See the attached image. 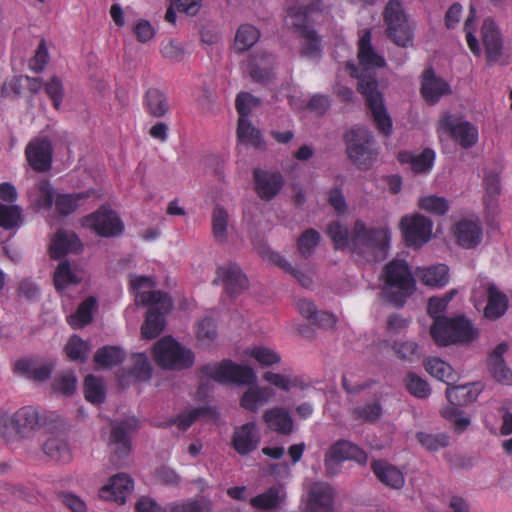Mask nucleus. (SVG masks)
<instances>
[{
    "mask_svg": "<svg viewBox=\"0 0 512 512\" xmlns=\"http://www.w3.org/2000/svg\"><path fill=\"white\" fill-rule=\"evenodd\" d=\"M372 34L365 30L358 41L357 58L360 72L354 64L347 62L346 67L351 75L358 79L357 90L365 99L372 113L377 128L384 135H389L392 130V122L383 103L382 93L378 89V81L374 72L377 68L385 66V59L379 55L371 44Z\"/></svg>",
    "mask_w": 512,
    "mask_h": 512,
    "instance_id": "1",
    "label": "nucleus"
},
{
    "mask_svg": "<svg viewBox=\"0 0 512 512\" xmlns=\"http://www.w3.org/2000/svg\"><path fill=\"white\" fill-rule=\"evenodd\" d=\"M202 371L219 383L249 385L240 399L241 407L248 411L257 412L260 406L268 403L274 396L272 388L256 384L257 376L251 367L235 364L231 360H223L217 365H206Z\"/></svg>",
    "mask_w": 512,
    "mask_h": 512,
    "instance_id": "2",
    "label": "nucleus"
},
{
    "mask_svg": "<svg viewBox=\"0 0 512 512\" xmlns=\"http://www.w3.org/2000/svg\"><path fill=\"white\" fill-rule=\"evenodd\" d=\"M445 301L442 297H431L428 302V314L434 318V323L430 327V335L434 342L438 346H448L474 340L478 332L466 318L439 316L448 305Z\"/></svg>",
    "mask_w": 512,
    "mask_h": 512,
    "instance_id": "3",
    "label": "nucleus"
},
{
    "mask_svg": "<svg viewBox=\"0 0 512 512\" xmlns=\"http://www.w3.org/2000/svg\"><path fill=\"white\" fill-rule=\"evenodd\" d=\"M389 241L388 229L370 227L358 219L350 233V251L361 261L379 262L388 255Z\"/></svg>",
    "mask_w": 512,
    "mask_h": 512,
    "instance_id": "4",
    "label": "nucleus"
},
{
    "mask_svg": "<svg viewBox=\"0 0 512 512\" xmlns=\"http://www.w3.org/2000/svg\"><path fill=\"white\" fill-rule=\"evenodd\" d=\"M383 293L397 306H403L406 299L415 291V280L404 260H393L382 271Z\"/></svg>",
    "mask_w": 512,
    "mask_h": 512,
    "instance_id": "5",
    "label": "nucleus"
},
{
    "mask_svg": "<svg viewBox=\"0 0 512 512\" xmlns=\"http://www.w3.org/2000/svg\"><path fill=\"white\" fill-rule=\"evenodd\" d=\"M136 301L150 306L141 327L142 337L145 339L156 338L164 330V315L171 310L173 305L171 298L167 293L161 291H149L137 293Z\"/></svg>",
    "mask_w": 512,
    "mask_h": 512,
    "instance_id": "6",
    "label": "nucleus"
},
{
    "mask_svg": "<svg viewBox=\"0 0 512 512\" xmlns=\"http://www.w3.org/2000/svg\"><path fill=\"white\" fill-rule=\"evenodd\" d=\"M386 25V35L399 47H409L413 44V27L399 0H390L383 11Z\"/></svg>",
    "mask_w": 512,
    "mask_h": 512,
    "instance_id": "7",
    "label": "nucleus"
},
{
    "mask_svg": "<svg viewBox=\"0 0 512 512\" xmlns=\"http://www.w3.org/2000/svg\"><path fill=\"white\" fill-rule=\"evenodd\" d=\"M344 140L352 163L359 169H369L376 158L372 133L364 128H353L345 134Z\"/></svg>",
    "mask_w": 512,
    "mask_h": 512,
    "instance_id": "8",
    "label": "nucleus"
},
{
    "mask_svg": "<svg viewBox=\"0 0 512 512\" xmlns=\"http://www.w3.org/2000/svg\"><path fill=\"white\" fill-rule=\"evenodd\" d=\"M155 362L164 369L182 370L194 363V354L171 337L157 341L153 348Z\"/></svg>",
    "mask_w": 512,
    "mask_h": 512,
    "instance_id": "9",
    "label": "nucleus"
},
{
    "mask_svg": "<svg viewBox=\"0 0 512 512\" xmlns=\"http://www.w3.org/2000/svg\"><path fill=\"white\" fill-rule=\"evenodd\" d=\"M353 460L359 464H366L367 454L354 443L340 439L332 444L325 454L324 466L327 476H334L341 470L342 462Z\"/></svg>",
    "mask_w": 512,
    "mask_h": 512,
    "instance_id": "10",
    "label": "nucleus"
},
{
    "mask_svg": "<svg viewBox=\"0 0 512 512\" xmlns=\"http://www.w3.org/2000/svg\"><path fill=\"white\" fill-rule=\"evenodd\" d=\"M487 297V305L484 308V316L490 320L500 318L508 308L507 296L498 287L489 281L481 280L473 289L472 298L475 302H483Z\"/></svg>",
    "mask_w": 512,
    "mask_h": 512,
    "instance_id": "11",
    "label": "nucleus"
},
{
    "mask_svg": "<svg viewBox=\"0 0 512 512\" xmlns=\"http://www.w3.org/2000/svg\"><path fill=\"white\" fill-rule=\"evenodd\" d=\"M47 425V417L32 406L21 407L11 415V430L21 440L33 439L40 428Z\"/></svg>",
    "mask_w": 512,
    "mask_h": 512,
    "instance_id": "12",
    "label": "nucleus"
},
{
    "mask_svg": "<svg viewBox=\"0 0 512 512\" xmlns=\"http://www.w3.org/2000/svg\"><path fill=\"white\" fill-rule=\"evenodd\" d=\"M137 429L138 420L135 417L111 421L108 444L113 457L123 459L128 456L131 450V435Z\"/></svg>",
    "mask_w": 512,
    "mask_h": 512,
    "instance_id": "13",
    "label": "nucleus"
},
{
    "mask_svg": "<svg viewBox=\"0 0 512 512\" xmlns=\"http://www.w3.org/2000/svg\"><path fill=\"white\" fill-rule=\"evenodd\" d=\"M82 225L103 237H116L124 230V224L118 214L105 206L85 216Z\"/></svg>",
    "mask_w": 512,
    "mask_h": 512,
    "instance_id": "14",
    "label": "nucleus"
},
{
    "mask_svg": "<svg viewBox=\"0 0 512 512\" xmlns=\"http://www.w3.org/2000/svg\"><path fill=\"white\" fill-rule=\"evenodd\" d=\"M439 126L464 149L471 148L478 141L477 128L454 115H444L439 121Z\"/></svg>",
    "mask_w": 512,
    "mask_h": 512,
    "instance_id": "15",
    "label": "nucleus"
},
{
    "mask_svg": "<svg viewBox=\"0 0 512 512\" xmlns=\"http://www.w3.org/2000/svg\"><path fill=\"white\" fill-rule=\"evenodd\" d=\"M400 224L408 246L421 247L431 237L432 222L422 215L416 214L412 217H403Z\"/></svg>",
    "mask_w": 512,
    "mask_h": 512,
    "instance_id": "16",
    "label": "nucleus"
},
{
    "mask_svg": "<svg viewBox=\"0 0 512 512\" xmlns=\"http://www.w3.org/2000/svg\"><path fill=\"white\" fill-rule=\"evenodd\" d=\"M216 274L214 283L221 281L225 292L231 297L241 294L248 288V279L236 263L230 262L218 267Z\"/></svg>",
    "mask_w": 512,
    "mask_h": 512,
    "instance_id": "17",
    "label": "nucleus"
},
{
    "mask_svg": "<svg viewBox=\"0 0 512 512\" xmlns=\"http://www.w3.org/2000/svg\"><path fill=\"white\" fill-rule=\"evenodd\" d=\"M261 440L260 431L255 422H248L234 429L231 444L241 456L255 451Z\"/></svg>",
    "mask_w": 512,
    "mask_h": 512,
    "instance_id": "18",
    "label": "nucleus"
},
{
    "mask_svg": "<svg viewBox=\"0 0 512 512\" xmlns=\"http://www.w3.org/2000/svg\"><path fill=\"white\" fill-rule=\"evenodd\" d=\"M52 145L47 138H35L27 145L25 154L30 166L38 172L51 168Z\"/></svg>",
    "mask_w": 512,
    "mask_h": 512,
    "instance_id": "19",
    "label": "nucleus"
},
{
    "mask_svg": "<svg viewBox=\"0 0 512 512\" xmlns=\"http://www.w3.org/2000/svg\"><path fill=\"white\" fill-rule=\"evenodd\" d=\"M334 491L324 482H315L310 486L304 512H333Z\"/></svg>",
    "mask_w": 512,
    "mask_h": 512,
    "instance_id": "20",
    "label": "nucleus"
},
{
    "mask_svg": "<svg viewBox=\"0 0 512 512\" xmlns=\"http://www.w3.org/2000/svg\"><path fill=\"white\" fill-rule=\"evenodd\" d=\"M255 191L265 201L273 199L282 189L284 179L279 172H270L262 169L253 171Z\"/></svg>",
    "mask_w": 512,
    "mask_h": 512,
    "instance_id": "21",
    "label": "nucleus"
},
{
    "mask_svg": "<svg viewBox=\"0 0 512 512\" xmlns=\"http://www.w3.org/2000/svg\"><path fill=\"white\" fill-rule=\"evenodd\" d=\"M454 235L461 247L472 249L481 243L483 230L479 221L462 219L456 223Z\"/></svg>",
    "mask_w": 512,
    "mask_h": 512,
    "instance_id": "22",
    "label": "nucleus"
},
{
    "mask_svg": "<svg viewBox=\"0 0 512 512\" xmlns=\"http://www.w3.org/2000/svg\"><path fill=\"white\" fill-rule=\"evenodd\" d=\"M132 490L133 480L127 474L121 473L111 477L110 483L99 490V497L123 504Z\"/></svg>",
    "mask_w": 512,
    "mask_h": 512,
    "instance_id": "23",
    "label": "nucleus"
},
{
    "mask_svg": "<svg viewBox=\"0 0 512 512\" xmlns=\"http://www.w3.org/2000/svg\"><path fill=\"white\" fill-rule=\"evenodd\" d=\"M481 38L489 61H497L502 53L503 41L492 18H486L481 28Z\"/></svg>",
    "mask_w": 512,
    "mask_h": 512,
    "instance_id": "24",
    "label": "nucleus"
},
{
    "mask_svg": "<svg viewBox=\"0 0 512 512\" xmlns=\"http://www.w3.org/2000/svg\"><path fill=\"white\" fill-rule=\"evenodd\" d=\"M509 345L506 342L498 344L490 353L488 368L493 378L502 384L512 383V372L506 366L503 355L508 351Z\"/></svg>",
    "mask_w": 512,
    "mask_h": 512,
    "instance_id": "25",
    "label": "nucleus"
},
{
    "mask_svg": "<svg viewBox=\"0 0 512 512\" xmlns=\"http://www.w3.org/2000/svg\"><path fill=\"white\" fill-rule=\"evenodd\" d=\"M371 469L382 484L396 490L404 486L405 477L403 472L389 462L373 460L371 462Z\"/></svg>",
    "mask_w": 512,
    "mask_h": 512,
    "instance_id": "26",
    "label": "nucleus"
},
{
    "mask_svg": "<svg viewBox=\"0 0 512 512\" xmlns=\"http://www.w3.org/2000/svg\"><path fill=\"white\" fill-rule=\"evenodd\" d=\"M82 247L79 237L74 232L58 230L51 246V257L59 259L67 253H79Z\"/></svg>",
    "mask_w": 512,
    "mask_h": 512,
    "instance_id": "27",
    "label": "nucleus"
},
{
    "mask_svg": "<svg viewBox=\"0 0 512 512\" xmlns=\"http://www.w3.org/2000/svg\"><path fill=\"white\" fill-rule=\"evenodd\" d=\"M263 420L268 428L283 434L289 435L293 431V420L289 412L282 407H273L263 413Z\"/></svg>",
    "mask_w": 512,
    "mask_h": 512,
    "instance_id": "28",
    "label": "nucleus"
},
{
    "mask_svg": "<svg viewBox=\"0 0 512 512\" xmlns=\"http://www.w3.org/2000/svg\"><path fill=\"white\" fill-rule=\"evenodd\" d=\"M421 93L428 102L436 103L442 95L450 93V87L447 82L437 78L432 69H428L423 75Z\"/></svg>",
    "mask_w": 512,
    "mask_h": 512,
    "instance_id": "29",
    "label": "nucleus"
},
{
    "mask_svg": "<svg viewBox=\"0 0 512 512\" xmlns=\"http://www.w3.org/2000/svg\"><path fill=\"white\" fill-rule=\"evenodd\" d=\"M144 107L147 113L154 118L165 117L170 105L167 95L158 88H149L144 95Z\"/></svg>",
    "mask_w": 512,
    "mask_h": 512,
    "instance_id": "30",
    "label": "nucleus"
},
{
    "mask_svg": "<svg viewBox=\"0 0 512 512\" xmlns=\"http://www.w3.org/2000/svg\"><path fill=\"white\" fill-rule=\"evenodd\" d=\"M480 393V390L475 384H465L448 387L446 390V397L451 406L462 407L475 401Z\"/></svg>",
    "mask_w": 512,
    "mask_h": 512,
    "instance_id": "31",
    "label": "nucleus"
},
{
    "mask_svg": "<svg viewBox=\"0 0 512 512\" xmlns=\"http://www.w3.org/2000/svg\"><path fill=\"white\" fill-rule=\"evenodd\" d=\"M272 61V55L267 52H261L252 56L248 63L249 75L252 80L260 83L268 81Z\"/></svg>",
    "mask_w": 512,
    "mask_h": 512,
    "instance_id": "32",
    "label": "nucleus"
},
{
    "mask_svg": "<svg viewBox=\"0 0 512 512\" xmlns=\"http://www.w3.org/2000/svg\"><path fill=\"white\" fill-rule=\"evenodd\" d=\"M42 450L51 460L67 463L71 459L69 444L58 436L49 437L42 445Z\"/></svg>",
    "mask_w": 512,
    "mask_h": 512,
    "instance_id": "33",
    "label": "nucleus"
},
{
    "mask_svg": "<svg viewBox=\"0 0 512 512\" xmlns=\"http://www.w3.org/2000/svg\"><path fill=\"white\" fill-rule=\"evenodd\" d=\"M28 194L31 205L35 209H50L52 207L54 190L47 180H41Z\"/></svg>",
    "mask_w": 512,
    "mask_h": 512,
    "instance_id": "34",
    "label": "nucleus"
},
{
    "mask_svg": "<svg viewBox=\"0 0 512 512\" xmlns=\"http://www.w3.org/2000/svg\"><path fill=\"white\" fill-rule=\"evenodd\" d=\"M211 220L214 239L218 243H226L230 226V217L227 210L221 205H216L212 211Z\"/></svg>",
    "mask_w": 512,
    "mask_h": 512,
    "instance_id": "35",
    "label": "nucleus"
},
{
    "mask_svg": "<svg viewBox=\"0 0 512 512\" xmlns=\"http://www.w3.org/2000/svg\"><path fill=\"white\" fill-rule=\"evenodd\" d=\"M285 497L282 487H270L266 492L253 497L250 503L255 508L271 510L278 508L284 502Z\"/></svg>",
    "mask_w": 512,
    "mask_h": 512,
    "instance_id": "36",
    "label": "nucleus"
},
{
    "mask_svg": "<svg viewBox=\"0 0 512 512\" xmlns=\"http://www.w3.org/2000/svg\"><path fill=\"white\" fill-rule=\"evenodd\" d=\"M237 136L241 142L248 143L257 149L265 148V142L261 132L255 128L247 118L239 117Z\"/></svg>",
    "mask_w": 512,
    "mask_h": 512,
    "instance_id": "37",
    "label": "nucleus"
},
{
    "mask_svg": "<svg viewBox=\"0 0 512 512\" xmlns=\"http://www.w3.org/2000/svg\"><path fill=\"white\" fill-rule=\"evenodd\" d=\"M449 269L444 264L419 270L418 277L427 286L443 287L449 281Z\"/></svg>",
    "mask_w": 512,
    "mask_h": 512,
    "instance_id": "38",
    "label": "nucleus"
},
{
    "mask_svg": "<svg viewBox=\"0 0 512 512\" xmlns=\"http://www.w3.org/2000/svg\"><path fill=\"white\" fill-rule=\"evenodd\" d=\"M259 30L250 25H241L235 35L234 48L236 52L243 53L253 47L259 40Z\"/></svg>",
    "mask_w": 512,
    "mask_h": 512,
    "instance_id": "39",
    "label": "nucleus"
},
{
    "mask_svg": "<svg viewBox=\"0 0 512 512\" xmlns=\"http://www.w3.org/2000/svg\"><path fill=\"white\" fill-rule=\"evenodd\" d=\"M125 353L116 346L99 348L94 355V362L103 368L116 366L124 361Z\"/></svg>",
    "mask_w": 512,
    "mask_h": 512,
    "instance_id": "40",
    "label": "nucleus"
},
{
    "mask_svg": "<svg viewBox=\"0 0 512 512\" xmlns=\"http://www.w3.org/2000/svg\"><path fill=\"white\" fill-rule=\"evenodd\" d=\"M426 371L433 377L451 384L455 380L453 368L440 358H431L425 364Z\"/></svg>",
    "mask_w": 512,
    "mask_h": 512,
    "instance_id": "41",
    "label": "nucleus"
},
{
    "mask_svg": "<svg viewBox=\"0 0 512 512\" xmlns=\"http://www.w3.org/2000/svg\"><path fill=\"white\" fill-rule=\"evenodd\" d=\"M263 379L277 388L288 391L292 387H299L304 390L307 388V384L300 377H290L279 373L267 371L263 374Z\"/></svg>",
    "mask_w": 512,
    "mask_h": 512,
    "instance_id": "42",
    "label": "nucleus"
},
{
    "mask_svg": "<svg viewBox=\"0 0 512 512\" xmlns=\"http://www.w3.org/2000/svg\"><path fill=\"white\" fill-rule=\"evenodd\" d=\"M97 307V300L95 297H88L78 307L76 313L69 317L71 325L82 327L89 324L93 319V311Z\"/></svg>",
    "mask_w": 512,
    "mask_h": 512,
    "instance_id": "43",
    "label": "nucleus"
},
{
    "mask_svg": "<svg viewBox=\"0 0 512 512\" xmlns=\"http://www.w3.org/2000/svg\"><path fill=\"white\" fill-rule=\"evenodd\" d=\"M22 209L18 205L0 203V227L10 230L18 228L22 223Z\"/></svg>",
    "mask_w": 512,
    "mask_h": 512,
    "instance_id": "44",
    "label": "nucleus"
},
{
    "mask_svg": "<svg viewBox=\"0 0 512 512\" xmlns=\"http://www.w3.org/2000/svg\"><path fill=\"white\" fill-rule=\"evenodd\" d=\"M395 355L404 361L413 362L421 357L419 344L412 340L395 341L392 345Z\"/></svg>",
    "mask_w": 512,
    "mask_h": 512,
    "instance_id": "45",
    "label": "nucleus"
},
{
    "mask_svg": "<svg viewBox=\"0 0 512 512\" xmlns=\"http://www.w3.org/2000/svg\"><path fill=\"white\" fill-rule=\"evenodd\" d=\"M417 441L428 451L434 452L449 445V437L445 433H416Z\"/></svg>",
    "mask_w": 512,
    "mask_h": 512,
    "instance_id": "46",
    "label": "nucleus"
},
{
    "mask_svg": "<svg viewBox=\"0 0 512 512\" xmlns=\"http://www.w3.org/2000/svg\"><path fill=\"white\" fill-rule=\"evenodd\" d=\"M84 394L87 401L93 404H100L105 399V390L102 380L88 375L84 381Z\"/></svg>",
    "mask_w": 512,
    "mask_h": 512,
    "instance_id": "47",
    "label": "nucleus"
},
{
    "mask_svg": "<svg viewBox=\"0 0 512 512\" xmlns=\"http://www.w3.org/2000/svg\"><path fill=\"white\" fill-rule=\"evenodd\" d=\"M404 384L407 391L417 398H427L431 394V388L427 381L416 373H408L404 379Z\"/></svg>",
    "mask_w": 512,
    "mask_h": 512,
    "instance_id": "48",
    "label": "nucleus"
},
{
    "mask_svg": "<svg viewBox=\"0 0 512 512\" xmlns=\"http://www.w3.org/2000/svg\"><path fill=\"white\" fill-rule=\"evenodd\" d=\"M301 36L304 39L301 54L311 59L319 58L321 54V46L320 39L316 31L313 28L303 27V34Z\"/></svg>",
    "mask_w": 512,
    "mask_h": 512,
    "instance_id": "49",
    "label": "nucleus"
},
{
    "mask_svg": "<svg viewBox=\"0 0 512 512\" xmlns=\"http://www.w3.org/2000/svg\"><path fill=\"white\" fill-rule=\"evenodd\" d=\"M80 278L71 270L67 261L61 262L54 273V284L57 290H63L70 284H77Z\"/></svg>",
    "mask_w": 512,
    "mask_h": 512,
    "instance_id": "50",
    "label": "nucleus"
},
{
    "mask_svg": "<svg viewBox=\"0 0 512 512\" xmlns=\"http://www.w3.org/2000/svg\"><path fill=\"white\" fill-rule=\"evenodd\" d=\"M77 387V378L71 371L64 372L57 376L52 383V390L55 393L71 396Z\"/></svg>",
    "mask_w": 512,
    "mask_h": 512,
    "instance_id": "51",
    "label": "nucleus"
},
{
    "mask_svg": "<svg viewBox=\"0 0 512 512\" xmlns=\"http://www.w3.org/2000/svg\"><path fill=\"white\" fill-rule=\"evenodd\" d=\"M327 235L330 237L336 249H350V235L346 227L339 222H331L327 226Z\"/></svg>",
    "mask_w": 512,
    "mask_h": 512,
    "instance_id": "52",
    "label": "nucleus"
},
{
    "mask_svg": "<svg viewBox=\"0 0 512 512\" xmlns=\"http://www.w3.org/2000/svg\"><path fill=\"white\" fill-rule=\"evenodd\" d=\"M90 347L80 337L72 336L65 346V352L71 360L86 361Z\"/></svg>",
    "mask_w": 512,
    "mask_h": 512,
    "instance_id": "53",
    "label": "nucleus"
},
{
    "mask_svg": "<svg viewBox=\"0 0 512 512\" xmlns=\"http://www.w3.org/2000/svg\"><path fill=\"white\" fill-rule=\"evenodd\" d=\"M320 241V234L315 229H307L298 239V251L304 257H309Z\"/></svg>",
    "mask_w": 512,
    "mask_h": 512,
    "instance_id": "54",
    "label": "nucleus"
},
{
    "mask_svg": "<svg viewBox=\"0 0 512 512\" xmlns=\"http://www.w3.org/2000/svg\"><path fill=\"white\" fill-rule=\"evenodd\" d=\"M197 339L203 346H209L217 338V328L212 318H204L197 326Z\"/></svg>",
    "mask_w": 512,
    "mask_h": 512,
    "instance_id": "55",
    "label": "nucleus"
},
{
    "mask_svg": "<svg viewBox=\"0 0 512 512\" xmlns=\"http://www.w3.org/2000/svg\"><path fill=\"white\" fill-rule=\"evenodd\" d=\"M441 415L451 423L457 432H463L470 425V418L465 416L457 407L449 406L441 411Z\"/></svg>",
    "mask_w": 512,
    "mask_h": 512,
    "instance_id": "56",
    "label": "nucleus"
},
{
    "mask_svg": "<svg viewBox=\"0 0 512 512\" xmlns=\"http://www.w3.org/2000/svg\"><path fill=\"white\" fill-rule=\"evenodd\" d=\"M272 260L286 272L290 273L304 288H310L313 284L311 276L292 267V265L279 254H273Z\"/></svg>",
    "mask_w": 512,
    "mask_h": 512,
    "instance_id": "57",
    "label": "nucleus"
},
{
    "mask_svg": "<svg viewBox=\"0 0 512 512\" xmlns=\"http://www.w3.org/2000/svg\"><path fill=\"white\" fill-rule=\"evenodd\" d=\"M212 502L201 497L198 499H188L181 504L172 507L171 512H211Z\"/></svg>",
    "mask_w": 512,
    "mask_h": 512,
    "instance_id": "58",
    "label": "nucleus"
},
{
    "mask_svg": "<svg viewBox=\"0 0 512 512\" xmlns=\"http://www.w3.org/2000/svg\"><path fill=\"white\" fill-rule=\"evenodd\" d=\"M247 354L255 358L262 366H271L280 362V356L270 348L257 346L247 350Z\"/></svg>",
    "mask_w": 512,
    "mask_h": 512,
    "instance_id": "59",
    "label": "nucleus"
},
{
    "mask_svg": "<svg viewBox=\"0 0 512 512\" xmlns=\"http://www.w3.org/2000/svg\"><path fill=\"white\" fill-rule=\"evenodd\" d=\"M419 206L421 209L437 215H444L449 209L448 201L443 197L435 195L421 198L419 200Z\"/></svg>",
    "mask_w": 512,
    "mask_h": 512,
    "instance_id": "60",
    "label": "nucleus"
},
{
    "mask_svg": "<svg viewBox=\"0 0 512 512\" xmlns=\"http://www.w3.org/2000/svg\"><path fill=\"white\" fill-rule=\"evenodd\" d=\"M132 32L141 44L150 42L156 35L155 27L146 19H138L132 25Z\"/></svg>",
    "mask_w": 512,
    "mask_h": 512,
    "instance_id": "61",
    "label": "nucleus"
},
{
    "mask_svg": "<svg viewBox=\"0 0 512 512\" xmlns=\"http://www.w3.org/2000/svg\"><path fill=\"white\" fill-rule=\"evenodd\" d=\"M132 375L140 381H146L151 377V365L145 354L139 353L132 356Z\"/></svg>",
    "mask_w": 512,
    "mask_h": 512,
    "instance_id": "62",
    "label": "nucleus"
},
{
    "mask_svg": "<svg viewBox=\"0 0 512 512\" xmlns=\"http://www.w3.org/2000/svg\"><path fill=\"white\" fill-rule=\"evenodd\" d=\"M83 194H64L59 195L55 200V207L59 214L67 216L76 210L78 201L83 199Z\"/></svg>",
    "mask_w": 512,
    "mask_h": 512,
    "instance_id": "63",
    "label": "nucleus"
},
{
    "mask_svg": "<svg viewBox=\"0 0 512 512\" xmlns=\"http://www.w3.org/2000/svg\"><path fill=\"white\" fill-rule=\"evenodd\" d=\"M260 100L248 92H240L235 100V105L239 117L247 118L252 108L258 106Z\"/></svg>",
    "mask_w": 512,
    "mask_h": 512,
    "instance_id": "64",
    "label": "nucleus"
}]
</instances>
